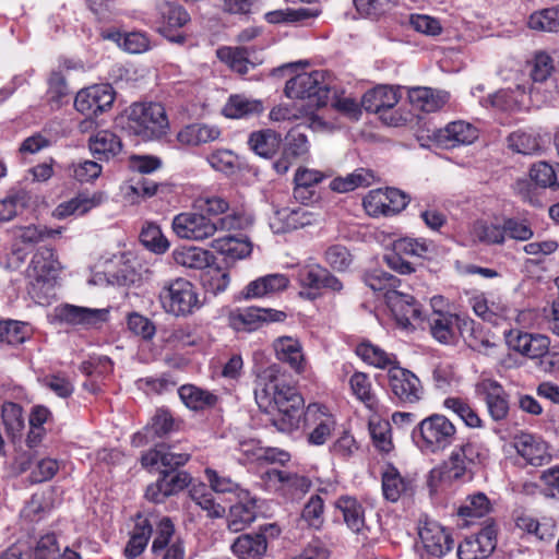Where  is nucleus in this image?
I'll return each mask as SVG.
<instances>
[{
	"label": "nucleus",
	"instance_id": "f257e3e1",
	"mask_svg": "<svg viewBox=\"0 0 559 559\" xmlns=\"http://www.w3.org/2000/svg\"><path fill=\"white\" fill-rule=\"evenodd\" d=\"M276 365L265 369L259 377L254 388V399L260 409L277 411L272 419L273 426L281 432L296 431L304 415L307 430V442L320 447L326 443L336 429V418L330 409L318 403L309 404L304 412V399L297 390L277 376Z\"/></svg>",
	"mask_w": 559,
	"mask_h": 559
},
{
	"label": "nucleus",
	"instance_id": "f03ea898",
	"mask_svg": "<svg viewBox=\"0 0 559 559\" xmlns=\"http://www.w3.org/2000/svg\"><path fill=\"white\" fill-rule=\"evenodd\" d=\"M246 218L239 211L213 221L202 212H182L173 218L174 233L181 239L203 241L213 237L218 230H235L243 227Z\"/></svg>",
	"mask_w": 559,
	"mask_h": 559
},
{
	"label": "nucleus",
	"instance_id": "7ed1b4c3",
	"mask_svg": "<svg viewBox=\"0 0 559 559\" xmlns=\"http://www.w3.org/2000/svg\"><path fill=\"white\" fill-rule=\"evenodd\" d=\"M456 438L454 424L442 414H432L423 420L412 431L415 445L424 454H438L451 447Z\"/></svg>",
	"mask_w": 559,
	"mask_h": 559
},
{
	"label": "nucleus",
	"instance_id": "20e7f679",
	"mask_svg": "<svg viewBox=\"0 0 559 559\" xmlns=\"http://www.w3.org/2000/svg\"><path fill=\"white\" fill-rule=\"evenodd\" d=\"M128 128L143 141H156L168 134L170 124L162 104L139 103L130 108Z\"/></svg>",
	"mask_w": 559,
	"mask_h": 559
},
{
	"label": "nucleus",
	"instance_id": "39448f33",
	"mask_svg": "<svg viewBox=\"0 0 559 559\" xmlns=\"http://www.w3.org/2000/svg\"><path fill=\"white\" fill-rule=\"evenodd\" d=\"M158 300L166 313L178 318L189 317L202 307L197 287L183 277L165 281Z\"/></svg>",
	"mask_w": 559,
	"mask_h": 559
},
{
	"label": "nucleus",
	"instance_id": "423d86ee",
	"mask_svg": "<svg viewBox=\"0 0 559 559\" xmlns=\"http://www.w3.org/2000/svg\"><path fill=\"white\" fill-rule=\"evenodd\" d=\"M324 76V72L319 70L297 74L287 81L285 94L289 98L307 99L300 107L317 114V109L324 106L329 99L330 90Z\"/></svg>",
	"mask_w": 559,
	"mask_h": 559
},
{
	"label": "nucleus",
	"instance_id": "0eeeda50",
	"mask_svg": "<svg viewBox=\"0 0 559 559\" xmlns=\"http://www.w3.org/2000/svg\"><path fill=\"white\" fill-rule=\"evenodd\" d=\"M454 547L451 533L439 523L426 521L418 530L416 552L419 559H443Z\"/></svg>",
	"mask_w": 559,
	"mask_h": 559
},
{
	"label": "nucleus",
	"instance_id": "6e6552de",
	"mask_svg": "<svg viewBox=\"0 0 559 559\" xmlns=\"http://www.w3.org/2000/svg\"><path fill=\"white\" fill-rule=\"evenodd\" d=\"M189 21L190 15L186 9L174 1L162 0L157 2L152 14V23L155 29L171 43L180 45L186 41V36L182 34L171 35V33L183 27Z\"/></svg>",
	"mask_w": 559,
	"mask_h": 559
},
{
	"label": "nucleus",
	"instance_id": "1a4fd4ad",
	"mask_svg": "<svg viewBox=\"0 0 559 559\" xmlns=\"http://www.w3.org/2000/svg\"><path fill=\"white\" fill-rule=\"evenodd\" d=\"M389 388L400 402L414 404L421 400L424 390L420 380L411 370L392 366L388 370Z\"/></svg>",
	"mask_w": 559,
	"mask_h": 559
},
{
	"label": "nucleus",
	"instance_id": "9d476101",
	"mask_svg": "<svg viewBox=\"0 0 559 559\" xmlns=\"http://www.w3.org/2000/svg\"><path fill=\"white\" fill-rule=\"evenodd\" d=\"M115 91L109 84H96L81 90L74 99V107L85 116H97L111 107Z\"/></svg>",
	"mask_w": 559,
	"mask_h": 559
},
{
	"label": "nucleus",
	"instance_id": "9b49d317",
	"mask_svg": "<svg viewBox=\"0 0 559 559\" xmlns=\"http://www.w3.org/2000/svg\"><path fill=\"white\" fill-rule=\"evenodd\" d=\"M284 318V312L272 309L258 307L236 308L228 313V324L235 331L251 332L258 330L264 323L281 321Z\"/></svg>",
	"mask_w": 559,
	"mask_h": 559
},
{
	"label": "nucleus",
	"instance_id": "f8f14e48",
	"mask_svg": "<svg viewBox=\"0 0 559 559\" xmlns=\"http://www.w3.org/2000/svg\"><path fill=\"white\" fill-rule=\"evenodd\" d=\"M282 143L281 156L273 163L274 170L280 175L286 174L297 160L307 158L310 151L307 135L298 128L289 130Z\"/></svg>",
	"mask_w": 559,
	"mask_h": 559
},
{
	"label": "nucleus",
	"instance_id": "ddd939ff",
	"mask_svg": "<svg viewBox=\"0 0 559 559\" xmlns=\"http://www.w3.org/2000/svg\"><path fill=\"white\" fill-rule=\"evenodd\" d=\"M476 393L485 401L492 420L501 421L508 417L510 411L509 395L497 380L481 379L476 384Z\"/></svg>",
	"mask_w": 559,
	"mask_h": 559
},
{
	"label": "nucleus",
	"instance_id": "4468645a",
	"mask_svg": "<svg viewBox=\"0 0 559 559\" xmlns=\"http://www.w3.org/2000/svg\"><path fill=\"white\" fill-rule=\"evenodd\" d=\"M473 467L466 464L457 453L451 452L449 459L439 467L432 468L428 477V486L436 491L439 485H451L454 481L471 479Z\"/></svg>",
	"mask_w": 559,
	"mask_h": 559
},
{
	"label": "nucleus",
	"instance_id": "2eb2a0df",
	"mask_svg": "<svg viewBox=\"0 0 559 559\" xmlns=\"http://www.w3.org/2000/svg\"><path fill=\"white\" fill-rule=\"evenodd\" d=\"M318 216L305 206L276 210L270 217V228L275 234H285L313 225Z\"/></svg>",
	"mask_w": 559,
	"mask_h": 559
},
{
	"label": "nucleus",
	"instance_id": "dca6fc26",
	"mask_svg": "<svg viewBox=\"0 0 559 559\" xmlns=\"http://www.w3.org/2000/svg\"><path fill=\"white\" fill-rule=\"evenodd\" d=\"M516 453L533 466H543L551 461L548 444L542 437L528 432H520L513 439Z\"/></svg>",
	"mask_w": 559,
	"mask_h": 559
},
{
	"label": "nucleus",
	"instance_id": "f3484780",
	"mask_svg": "<svg viewBox=\"0 0 559 559\" xmlns=\"http://www.w3.org/2000/svg\"><path fill=\"white\" fill-rule=\"evenodd\" d=\"M266 532L277 534L278 530L274 524H269L263 526L259 533L238 536L230 546L233 554L238 559H261L267 549Z\"/></svg>",
	"mask_w": 559,
	"mask_h": 559
},
{
	"label": "nucleus",
	"instance_id": "a211bd4d",
	"mask_svg": "<svg viewBox=\"0 0 559 559\" xmlns=\"http://www.w3.org/2000/svg\"><path fill=\"white\" fill-rule=\"evenodd\" d=\"M496 545V530L488 525L478 534L466 537L457 547V556L460 559H484L495 550Z\"/></svg>",
	"mask_w": 559,
	"mask_h": 559
},
{
	"label": "nucleus",
	"instance_id": "6ab92c4d",
	"mask_svg": "<svg viewBox=\"0 0 559 559\" xmlns=\"http://www.w3.org/2000/svg\"><path fill=\"white\" fill-rule=\"evenodd\" d=\"M57 317L69 324L94 328L108 320L109 311L105 308L95 309L67 304L57 309Z\"/></svg>",
	"mask_w": 559,
	"mask_h": 559
},
{
	"label": "nucleus",
	"instance_id": "aec40b11",
	"mask_svg": "<svg viewBox=\"0 0 559 559\" xmlns=\"http://www.w3.org/2000/svg\"><path fill=\"white\" fill-rule=\"evenodd\" d=\"M477 138L478 130L462 120L450 122L435 132L437 143L445 148L472 144Z\"/></svg>",
	"mask_w": 559,
	"mask_h": 559
},
{
	"label": "nucleus",
	"instance_id": "412c9836",
	"mask_svg": "<svg viewBox=\"0 0 559 559\" xmlns=\"http://www.w3.org/2000/svg\"><path fill=\"white\" fill-rule=\"evenodd\" d=\"M388 307L394 316L399 325L407 329L414 321L420 320V306L413 296L401 292H390L388 295Z\"/></svg>",
	"mask_w": 559,
	"mask_h": 559
},
{
	"label": "nucleus",
	"instance_id": "4be33fe9",
	"mask_svg": "<svg viewBox=\"0 0 559 559\" xmlns=\"http://www.w3.org/2000/svg\"><path fill=\"white\" fill-rule=\"evenodd\" d=\"M400 98V87L379 85L364 94L361 107L369 112L382 114L392 109Z\"/></svg>",
	"mask_w": 559,
	"mask_h": 559
},
{
	"label": "nucleus",
	"instance_id": "5701e85b",
	"mask_svg": "<svg viewBox=\"0 0 559 559\" xmlns=\"http://www.w3.org/2000/svg\"><path fill=\"white\" fill-rule=\"evenodd\" d=\"M28 270L38 282L50 283L57 278L61 264L51 248L41 247L33 255Z\"/></svg>",
	"mask_w": 559,
	"mask_h": 559
},
{
	"label": "nucleus",
	"instance_id": "b1692460",
	"mask_svg": "<svg viewBox=\"0 0 559 559\" xmlns=\"http://www.w3.org/2000/svg\"><path fill=\"white\" fill-rule=\"evenodd\" d=\"M289 280L284 274H267L250 282L241 295L245 299L271 297L285 290Z\"/></svg>",
	"mask_w": 559,
	"mask_h": 559
},
{
	"label": "nucleus",
	"instance_id": "393cba45",
	"mask_svg": "<svg viewBox=\"0 0 559 559\" xmlns=\"http://www.w3.org/2000/svg\"><path fill=\"white\" fill-rule=\"evenodd\" d=\"M270 117L275 121H285L292 120L297 121L299 119L304 120V123L308 126L309 129L313 131H326L331 129V124L323 120L318 114H314L313 110H308L304 107L297 108H288L287 106H278L273 108L270 112Z\"/></svg>",
	"mask_w": 559,
	"mask_h": 559
},
{
	"label": "nucleus",
	"instance_id": "a878e982",
	"mask_svg": "<svg viewBox=\"0 0 559 559\" xmlns=\"http://www.w3.org/2000/svg\"><path fill=\"white\" fill-rule=\"evenodd\" d=\"M265 478L272 484H278V489L293 497L307 493L312 486L308 477L277 468L267 469L265 472Z\"/></svg>",
	"mask_w": 559,
	"mask_h": 559
},
{
	"label": "nucleus",
	"instance_id": "bb28decb",
	"mask_svg": "<svg viewBox=\"0 0 559 559\" xmlns=\"http://www.w3.org/2000/svg\"><path fill=\"white\" fill-rule=\"evenodd\" d=\"M383 497L396 502L403 495L412 490V480L401 474L392 464H385L381 472Z\"/></svg>",
	"mask_w": 559,
	"mask_h": 559
},
{
	"label": "nucleus",
	"instance_id": "cd10ccee",
	"mask_svg": "<svg viewBox=\"0 0 559 559\" xmlns=\"http://www.w3.org/2000/svg\"><path fill=\"white\" fill-rule=\"evenodd\" d=\"M222 131L218 127L207 123H191L179 130L177 141L185 146H199L219 139Z\"/></svg>",
	"mask_w": 559,
	"mask_h": 559
},
{
	"label": "nucleus",
	"instance_id": "c85d7f7f",
	"mask_svg": "<svg viewBox=\"0 0 559 559\" xmlns=\"http://www.w3.org/2000/svg\"><path fill=\"white\" fill-rule=\"evenodd\" d=\"M335 508L342 513L346 526L353 533L365 534L367 531L365 508L355 497H340L335 501Z\"/></svg>",
	"mask_w": 559,
	"mask_h": 559
},
{
	"label": "nucleus",
	"instance_id": "c756f323",
	"mask_svg": "<svg viewBox=\"0 0 559 559\" xmlns=\"http://www.w3.org/2000/svg\"><path fill=\"white\" fill-rule=\"evenodd\" d=\"M450 98L445 91L430 87H414L408 91V99L415 109L433 112L441 109Z\"/></svg>",
	"mask_w": 559,
	"mask_h": 559
},
{
	"label": "nucleus",
	"instance_id": "7c9ffc66",
	"mask_svg": "<svg viewBox=\"0 0 559 559\" xmlns=\"http://www.w3.org/2000/svg\"><path fill=\"white\" fill-rule=\"evenodd\" d=\"M459 323L460 318L450 312L435 310L428 317L430 333L441 344H452L454 342L455 329L459 328Z\"/></svg>",
	"mask_w": 559,
	"mask_h": 559
},
{
	"label": "nucleus",
	"instance_id": "2f4dec72",
	"mask_svg": "<svg viewBox=\"0 0 559 559\" xmlns=\"http://www.w3.org/2000/svg\"><path fill=\"white\" fill-rule=\"evenodd\" d=\"M247 143L254 154L269 159L280 150L282 135L272 129H262L251 132Z\"/></svg>",
	"mask_w": 559,
	"mask_h": 559
},
{
	"label": "nucleus",
	"instance_id": "473e14b6",
	"mask_svg": "<svg viewBox=\"0 0 559 559\" xmlns=\"http://www.w3.org/2000/svg\"><path fill=\"white\" fill-rule=\"evenodd\" d=\"M509 345L528 358H539L547 353L549 338L542 334L518 333L516 336L510 337Z\"/></svg>",
	"mask_w": 559,
	"mask_h": 559
},
{
	"label": "nucleus",
	"instance_id": "72a5a7b5",
	"mask_svg": "<svg viewBox=\"0 0 559 559\" xmlns=\"http://www.w3.org/2000/svg\"><path fill=\"white\" fill-rule=\"evenodd\" d=\"M88 147L98 160H108L122 150L120 139L111 131L100 130L90 138Z\"/></svg>",
	"mask_w": 559,
	"mask_h": 559
},
{
	"label": "nucleus",
	"instance_id": "f704fd0d",
	"mask_svg": "<svg viewBox=\"0 0 559 559\" xmlns=\"http://www.w3.org/2000/svg\"><path fill=\"white\" fill-rule=\"evenodd\" d=\"M190 460L188 453H175L170 451L169 447L164 444L147 451L141 457V463L144 467H154L160 464L164 467L175 469L185 465Z\"/></svg>",
	"mask_w": 559,
	"mask_h": 559
},
{
	"label": "nucleus",
	"instance_id": "c9c22d12",
	"mask_svg": "<svg viewBox=\"0 0 559 559\" xmlns=\"http://www.w3.org/2000/svg\"><path fill=\"white\" fill-rule=\"evenodd\" d=\"M173 258L178 265L195 270L205 269L215 260L213 253L209 250L192 246H183L175 249L173 251Z\"/></svg>",
	"mask_w": 559,
	"mask_h": 559
},
{
	"label": "nucleus",
	"instance_id": "e433bc0d",
	"mask_svg": "<svg viewBox=\"0 0 559 559\" xmlns=\"http://www.w3.org/2000/svg\"><path fill=\"white\" fill-rule=\"evenodd\" d=\"M153 534V523L141 515L135 520L130 539L127 543L123 554L128 559L139 557L147 546L148 539Z\"/></svg>",
	"mask_w": 559,
	"mask_h": 559
},
{
	"label": "nucleus",
	"instance_id": "4c0bfd02",
	"mask_svg": "<svg viewBox=\"0 0 559 559\" xmlns=\"http://www.w3.org/2000/svg\"><path fill=\"white\" fill-rule=\"evenodd\" d=\"M211 248L224 255L226 262H235L245 259L251 253V243L248 240L233 236L213 239Z\"/></svg>",
	"mask_w": 559,
	"mask_h": 559
},
{
	"label": "nucleus",
	"instance_id": "58836bf2",
	"mask_svg": "<svg viewBox=\"0 0 559 559\" xmlns=\"http://www.w3.org/2000/svg\"><path fill=\"white\" fill-rule=\"evenodd\" d=\"M278 360L287 362L294 370L300 372L304 368V354L300 342L292 336H281L274 342Z\"/></svg>",
	"mask_w": 559,
	"mask_h": 559
},
{
	"label": "nucleus",
	"instance_id": "ea45409f",
	"mask_svg": "<svg viewBox=\"0 0 559 559\" xmlns=\"http://www.w3.org/2000/svg\"><path fill=\"white\" fill-rule=\"evenodd\" d=\"M174 419L171 415L164 409L158 411L152 418V421L145 427L143 432H138L132 438L135 447H141L154 437H163L173 430Z\"/></svg>",
	"mask_w": 559,
	"mask_h": 559
},
{
	"label": "nucleus",
	"instance_id": "a19ab883",
	"mask_svg": "<svg viewBox=\"0 0 559 559\" xmlns=\"http://www.w3.org/2000/svg\"><path fill=\"white\" fill-rule=\"evenodd\" d=\"M491 511V503L484 492H475L466 497L457 510L459 516L467 524L474 520L486 516Z\"/></svg>",
	"mask_w": 559,
	"mask_h": 559
},
{
	"label": "nucleus",
	"instance_id": "79ce46f5",
	"mask_svg": "<svg viewBox=\"0 0 559 559\" xmlns=\"http://www.w3.org/2000/svg\"><path fill=\"white\" fill-rule=\"evenodd\" d=\"M356 354L368 365L376 368L388 370L399 362L393 354H389L381 347L370 343L362 342L356 347Z\"/></svg>",
	"mask_w": 559,
	"mask_h": 559
},
{
	"label": "nucleus",
	"instance_id": "37998d69",
	"mask_svg": "<svg viewBox=\"0 0 559 559\" xmlns=\"http://www.w3.org/2000/svg\"><path fill=\"white\" fill-rule=\"evenodd\" d=\"M373 174L365 168H358L345 177H336L330 182L331 190L337 193H347L357 188H367L373 182Z\"/></svg>",
	"mask_w": 559,
	"mask_h": 559
},
{
	"label": "nucleus",
	"instance_id": "c03bdc74",
	"mask_svg": "<svg viewBox=\"0 0 559 559\" xmlns=\"http://www.w3.org/2000/svg\"><path fill=\"white\" fill-rule=\"evenodd\" d=\"M178 394L182 403L193 411L204 409L216 403V396L209 391L202 390L192 384L179 388Z\"/></svg>",
	"mask_w": 559,
	"mask_h": 559
},
{
	"label": "nucleus",
	"instance_id": "a18cd8bd",
	"mask_svg": "<svg viewBox=\"0 0 559 559\" xmlns=\"http://www.w3.org/2000/svg\"><path fill=\"white\" fill-rule=\"evenodd\" d=\"M32 335L28 323L16 320L0 321V342L8 345H20Z\"/></svg>",
	"mask_w": 559,
	"mask_h": 559
},
{
	"label": "nucleus",
	"instance_id": "49530a36",
	"mask_svg": "<svg viewBox=\"0 0 559 559\" xmlns=\"http://www.w3.org/2000/svg\"><path fill=\"white\" fill-rule=\"evenodd\" d=\"M190 497L197 506L206 512L209 518L219 519L224 516L225 508L215 502L213 493L204 484L193 485L190 489Z\"/></svg>",
	"mask_w": 559,
	"mask_h": 559
},
{
	"label": "nucleus",
	"instance_id": "de8ad7c7",
	"mask_svg": "<svg viewBox=\"0 0 559 559\" xmlns=\"http://www.w3.org/2000/svg\"><path fill=\"white\" fill-rule=\"evenodd\" d=\"M31 194L21 189L0 200V222H9L21 214L29 204Z\"/></svg>",
	"mask_w": 559,
	"mask_h": 559
},
{
	"label": "nucleus",
	"instance_id": "09e8293b",
	"mask_svg": "<svg viewBox=\"0 0 559 559\" xmlns=\"http://www.w3.org/2000/svg\"><path fill=\"white\" fill-rule=\"evenodd\" d=\"M217 58L234 71L246 74L253 63L248 59V50L241 47H221L216 51Z\"/></svg>",
	"mask_w": 559,
	"mask_h": 559
},
{
	"label": "nucleus",
	"instance_id": "8fccbe9b",
	"mask_svg": "<svg viewBox=\"0 0 559 559\" xmlns=\"http://www.w3.org/2000/svg\"><path fill=\"white\" fill-rule=\"evenodd\" d=\"M261 103L258 100L242 95H231L223 108V114L227 118L240 119L261 111Z\"/></svg>",
	"mask_w": 559,
	"mask_h": 559
},
{
	"label": "nucleus",
	"instance_id": "3c124183",
	"mask_svg": "<svg viewBox=\"0 0 559 559\" xmlns=\"http://www.w3.org/2000/svg\"><path fill=\"white\" fill-rule=\"evenodd\" d=\"M531 179L542 188H559V163L550 165L547 162H538L530 169Z\"/></svg>",
	"mask_w": 559,
	"mask_h": 559
},
{
	"label": "nucleus",
	"instance_id": "603ef678",
	"mask_svg": "<svg viewBox=\"0 0 559 559\" xmlns=\"http://www.w3.org/2000/svg\"><path fill=\"white\" fill-rule=\"evenodd\" d=\"M396 252L404 255L426 258L435 251L433 242L425 238L402 237L393 242Z\"/></svg>",
	"mask_w": 559,
	"mask_h": 559
},
{
	"label": "nucleus",
	"instance_id": "864d4df0",
	"mask_svg": "<svg viewBox=\"0 0 559 559\" xmlns=\"http://www.w3.org/2000/svg\"><path fill=\"white\" fill-rule=\"evenodd\" d=\"M516 527L534 534L540 540H549L555 536V524L550 521L538 522L532 515L522 513L515 519Z\"/></svg>",
	"mask_w": 559,
	"mask_h": 559
},
{
	"label": "nucleus",
	"instance_id": "5fc2aeb1",
	"mask_svg": "<svg viewBox=\"0 0 559 559\" xmlns=\"http://www.w3.org/2000/svg\"><path fill=\"white\" fill-rule=\"evenodd\" d=\"M100 201V195H93L92 198H87L80 194L79 197L73 198L68 202L59 204L55 211V215L59 218H64L70 215L80 216L98 205Z\"/></svg>",
	"mask_w": 559,
	"mask_h": 559
},
{
	"label": "nucleus",
	"instance_id": "6e6d98bb",
	"mask_svg": "<svg viewBox=\"0 0 559 559\" xmlns=\"http://www.w3.org/2000/svg\"><path fill=\"white\" fill-rule=\"evenodd\" d=\"M474 239L485 245H502L504 242L503 226L492 222L476 221L471 230Z\"/></svg>",
	"mask_w": 559,
	"mask_h": 559
},
{
	"label": "nucleus",
	"instance_id": "4d7b16f0",
	"mask_svg": "<svg viewBox=\"0 0 559 559\" xmlns=\"http://www.w3.org/2000/svg\"><path fill=\"white\" fill-rule=\"evenodd\" d=\"M2 420L5 432L13 442L21 437L24 428L23 409L19 404L7 402L2 406Z\"/></svg>",
	"mask_w": 559,
	"mask_h": 559
},
{
	"label": "nucleus",
	"instance_id": "13d9d810",
	"mask_svg": "<svg viewBox=\"0 0 559 559\" xmlns=\"http://www.w3.org/2000/svg\"><path fill=\"white\" fill-rule=\"evenodd\" d=\"M527 25L534 31L559 32V7L533 12L528 17Z\"/></svg>",
	"mask_w": 559,
	"mask_h": 559
},
{
	"label": "nucleus",
	"instance_id": "bf43d9fd",
	"mask_svg": "<svg viewBox=\"0 0 559 559\" xmlns=\"http://www.w3.org/2000/svg\"><path fill=\"white\" fill-rule=\"evenodd\" d=\"M443 407L453 412L469 428H480L483 421L476 411L460 397H447L443 401Z\"/></svg>",
	"mask_w": 559,
	"mask_h": 559
},
{
	"label": "nucleus",
	"instance_id": "052dcab7",
	"mask_svg": "<svg viewBox=\"0 0 559 559\" xmlns=\"http://www.w3.org/2000/svg\"><path fill=\"white\" fill-rule=\"evenodd\" d=\"M349 385L353 394L362 402L369 409H376L378 401L371 389V382L364 372H355L349 378Z\"/></svg>",
	"mask_w": 559,
	"mask_h": 559
},
{
	"label": "nucleus",
	"instance_id": "680f3d73",
	"mask_svg": "<svg viewBox=\"0 0 559 559\" xmlns=\"http://www.w3.org/2000/svg\"><path fill=\"white\" fill-rule=\"evenodd\" d=\"M365 283L373 292L383 294L385 302H388L389 293L397 292L400 280L385 271L373 270L365 275Z\"/></svg>",
	"mask_w": 559,
	"mask_h": 559
},
{
	"label": "nucleus",
	"instance_id": "e2e57ef3",
	"mask_svg": "<svg viewBox=\"0 0 559 559\" xmlns=\"http://www.w3.org/2000/svg\"><path fill=\"white\" fill-rule=\"evenodd\" d=\"M255 519L254 506L251 503H236L230 507L227 526L231 532H240Z\"/></svg>",
	"mask_w": 559,
	"mask_h": 559
},
{
	"label": "nucleus",
	"instance_id": "0e129e2a",
	"mask_svg": "<svg viewBox=\"0 0 559 559\" xmlns=\"http://www.w3.org/2000/svg\"><path fill=\"white\" fill-rule=\"evenodd\" d=\"M554 70L555 66L552 58L544 51L537 52L531 66L533 86L531 87L530 93H533V91L537 88V84L547 83Z\"/></svg>",
	"mask_w": 559,
	"mask_h": 559
},
{
	"label": "nucleus",
	"instance_id": "69168bd1",
	"mask_svg": "<svg viewBox=\"0 0 559 559\" xmlns=\"http://www.w3.org/2000/svg\"><path fill=\"white\" fill-rule=\"evenodd\" d=\"M154 525L155 537L152 544V552L155 557H158L163 548L168 547L170 543L180 538L175 536V526L169 518H162L158 521H155L153 526Z\"/></svg>",
	"mask_w": 559,
	"mask_h": 559
},
{
	"label": "nucleus",
	"instance_id": "338daca9",
	"mask_svg": "<svg viewBox=\"0 0 559 559\" xmlns=\"http://www.w3.org/2000/svg\"><path fill=\"white\" fill-rule=\"evenodd\" d=\"M210 166L216 171L233 175L238 169V157L230 150H216L206 157Z\"/></svg>",
	"mask_w": 559,
	"mask_h": 559
},
{
	"label": "nucleus",
	"instance_id": "774afa93",
	"mask_svg": "<svg viewBox=\"0 0 559 559\" xmlns=\"http://www.w3.org/2000/svg\"><path fill=\"white\" fill-rule=\"evenodd\" d=\"M140 240L145 248L158 254L164 253L169 248L168 240L155 224H147L142 228Z\"/></svg>",
	"mask_w": 559,
	"mask_h": 559
}]
</instances>
